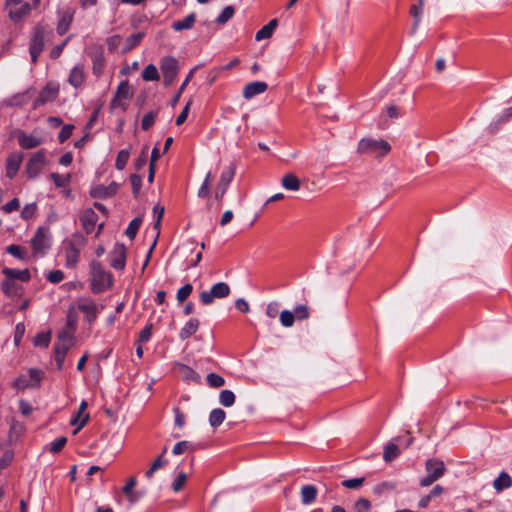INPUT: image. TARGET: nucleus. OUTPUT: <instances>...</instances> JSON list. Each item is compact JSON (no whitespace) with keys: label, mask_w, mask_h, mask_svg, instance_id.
Instances as JSON below:
<instances>
[{"label":"nucleus","mask_w":512,"mask_h":512,"mask_svg":"<svg viewBox=\"0 0 512 512\" xmlns=\"http://www.w3.org/2000/svg\"><path fill=\"white\" fill-rule=\"evenodd\" d=\"M400 453L399 448L394 443H389L386 445L383 453V459L386 462L393 461Z\"/></svg>","instance_id":"33"},{"label":"nucleus","mask_w":512,"mask_h":512,"mask_svg":"<svg viewBox=\"0 0 512 512\" xmlns=\"http://www.w3.org/2000/svg\"><path fill=\"white\" fill-rule=\"evenodd\" d=\"M77 307L79 311L85 314L88 322H93L97 318L99 308L90 298H81L78 300Z\"/></svg>","instance_id":"13"},{"label":"nucleus","mask_w":512,"mask_h":512,"mask_svg":"<svg viewBox=\"0 0 512 512\" xmlns=\"http://www.w3.org/2000/svg\"><path fill=\"white\" fill-rule=\"evenodd\" d=\"M512 486V478L506 472H501L499 476L493 481V488L497 492H501L504 489H508Z\"/></svg>","instance_id":"27"},{"label":"nucleus","mask_w":512,"mask_h":512,"mask_svg":"<svg viewBox=\"0 0 512 512\" xmlns=\"http://www.w3.org/2000/svg\"><path fill=\"white\" fill-rule=\"evenodd\" d=\"M97 220L98 215L92 208L85 209L80 216L82 226L88 234L94 230Z\"/></svg>","instance_id":"17"},{"label":"nucleus","mask_w":512,"mask_h":512,"mask_svg":"<svg viewBox=\"0 0 512 512\" xmlns=\"http://www.w3.org/2000/svg\"><path fill=\"white\" fill-rule=\"evenodd\" d=\"M295 319L296 318H295L294 313L289 310H283L279 314L280 323L282 324V326H284L286 328L292 327L295 322Z\"/></svg>","instance_id":"37"},{"label":"nucleus","mask_w":512,"mask_h":512,"mask_svg":"<svg viewBox=\"0 0 512 512\" xmlns=\"http://www.w3.org/2000/svg\"><path fill=\"white\" fill-rule=\"evenodd\" d=\"M389 143L382 139L363 138L358 143L357 151L360 154H374L376 157L384 156L390 151Z\"/></svg>","instance_id":"3"},{"label":"nucleus","mask_w":512,"mask_h":512,"mask_svg":"<svg viewBox=\"0 0 512 512\" xmlns=\"http://www.w3.org/2000/svg\"><path fill=\"white\" fill-rule=\"evenodd\" d=\"M31 244L35 253H44L50 247L48 231L42 227L38 228L31 240Z\"/></svg>","instance_id":"12"},{"label":"nucleus","mask_w":512,"mask_h":512,"mask_svg":"<svg viewBox=\"0 0 512 512\" xmlns=\"http://www.w3.org/2000/svg\"><path fill=\"white\" fill-rule=\"evenodd\" d=\"M191 103L192 100H189V102L186 104L182 112L177 116L176 125L180 126L186 121Z\"/></svg>","instance_id":"62"},{"label":"nucleus","mask_w":512,"mask_h":512,"mask_svg":"<svg viewBox=\"0 0 512 512\" xmlns=\"http://www.w3.org/2000/svg\"><path fill=\"white\" fill-rule=\"evenodd\" d=\"M23 160V153L13 152L6 160V176L10 179L14 178L18 173Z\"/></svg>","instance_id":"16"},{"label":"nucleus","mask_w":512,"mask_h":512,"mask_svg":"<svg viewBox=\"0 0 512 512\" xmlns=\"http://www.w3.org/2000/svg\"><path fill=\"white\" fill-rule=\"evenodd\" d=\"M317 488L314 485H304L301 488V501L304 505H309L315 501L317 497Z\"/></svg>","instance_id":"26"},{"label":"nucleus","mask_w":512,"mask_h":512,"mask_svg":"<svg viewBox=\"0 0 512 512\" xmlns=\"http://www.w3.org/2000/svg\"><path fill=\"white\" fill-rule=\"evenodd\" d=\"M199 328V321L195 318H191L180 330L179 337L185 340L195 334Z\"/></svg>","instance_id":"29"},{"label":"nucleus","mask_w":512,"mask_h":512,"mask_svg":"<svg viewBox=\"0 0 512 512\" xmlns=\"http://www.w3.org/2000/svg\"><path fill=\"white\" fill-rule=\"evenodd\" d=\"M166 461L162 459V455L159 456L151 465V467L146 471L145 475L147 478H151L153 474L165 465Z\"/></svg>","instance_id":"52"},{"label":"nucleus","mask_w":512,"mask_h":512,"mask_svg":"<svg viewBox=\"0 0 512 512\" xmlns=\"http://www.w3.org/2000/svg\"><path fill=\"white\" fill-rule=\"evenodd\" d=\"M42 139L25 132L18 133V143L23 149H32L42 144Z\"/></svg>","instance_id":"22"},{"label":"nucleus","mask_w":512,"mask_h":512,"mask_svg":"<svg viewBox=\"0 0 512 512\" xmlns=\"http://www.w3.org/2000/svg\"><path fill=\"white\" fill-rule=\"evenodd\" d=\"M156 118V113L151 111L144 115L141 122V127L143 130L147 131L150 127L153 126Z\"/></svg>","instance_id":"51"},{"label":"nucleus","mask_w":512,"mask_h":512,"mask_svg":"<svg viewBox=\"0 0 512 512\" xmlns=\"http://www.w3.org/2000/svg\"><path fill=\"white\" fill-rule=\"evenodd\" d=\"M422 7L423 6H420V4H419V5H413L410 9V13H411L412 17L414 18V23L412 26V33H415L417 31L418 26L420 24L421 16H422Z\"/></svg>","instance_id":"41"},{"label":"nucleus","mask_w":512,"mask_h":512,"mask_svg":"<svg viewBox=\"0 0 512 512\" xmlns=\"http://www.w3.org/2000/svg\"><path fill=\"white\" fill-rule=\"evenodd\" d=\"M234 15V8L232 6H226L220 15L216 18V23L223 25L227 23Z\"/></svg>","instance_id":"42"},{"label":"nucleus","mask_w":512,"mask_h":512,"mask_svg":"<svg viewBox=\"0 0 512 512\" xmlns=\"http://www.w3.org/2000/svg\"><path fill=\"white\" fill-rule=\"evenodd\" d=\"M186 481H187V475L184 472H180L172 484V489L175 492L180 491L183 488V486L185 485Z\"/></svg>","instance_id":"54"},{"label":"nucleus","mask_w":512,"mask_h":512,"mask_svg":"<svg viewBox=\"0 0 512 512\" xmlns=\"http://www.w3.org/2000/svg\"><path fill=\"white\" fill-rule=\"evenodd\" d=\"M293 313L295 315V318L298 320H305L310 316L309 308L307 305L304 304L297 305L294 308Z\"/></svg>","instance_id":"46"},{"label":"nucleus","mask_w":512,"mask_h":512,"mask_svg":"<svg viewBox=\"0 0 512 512\" xmlns=\"http://www.w3.org/2000/svg\"><path fill=\"white\" fill-rule=\"evenodd\" d=\"M152 335V324H147L145 328L140 332L139 342H148Z\"/></svg>","instance_id":"61"},{"label":"nucleus","mask_w":512,"mask_h":512,"mask_svg":"<svg viewBox=\"0 0 512 512\" xmlns=\"http://www.w3.org/2000/svg\"><path fill=\"white\" fill-rule=\"evenodd\" d=\"M219 402L224 407H231L235 403V395L231 390H222L219 395Z\"/></svg>","instance_id":"34"},{"label":"nucleus","mask_w":512,"mask_h":512,"mask_svg":"<svg viewBox=\"0 0 512 512\" xmlns=\"http://www.w3.org/2000/svg\"><path fill=\"white\" fill-rule=\"evenodd\" d=\"M364 481H365L364 477L352 478V479L344 480L341 484L343 487L348 488V489H358L359 487L362 486Z\"/></svg>","instance_id":"49"},{"label":"nucleus","mask_w":512,"mask_h":512,"mask_svg":"<svg viewBox=\"0 0 512 512\" xmlns=\"http://www.w3.org/2000/svg\"><path fill=\"white\" fill-rule=\"evenodd\" d=\"M446 471L443 461L439 459H429L426 462V476L421 479L420 485L423 487L430 486L432 483L440 479Z\"/></svg>","instance_id":"4"},{"label":"nucleus","mask_w":512,"mask_h":512,"mask_svg":"<svg viewBox=\"0 0 512 512\" xmlns=\"http://www.w3.org/2000/svg\"><path fill=\"white\" fill-rule=\"evenodd\" d=\"M20 207V201L18 198H14L2 206V210L5 213H11L18 210Z\"/></svg>","instance_id":"60"},{"label":"nucleus","mask_w":512,"mask_h":512,"mask_svg":"<svg viewBox=\"0 0 512 512\" xmlns=\"http://www.w3.org/2000/svg\"><path fill=\"white\" fill-rule=\"evenodd\" d=\"M130 152L127 149L120 150L117 154L115 167L118 170H123L129 160Z\"/></svg>","instance_id":"39"},{"label":"nucleus","mask_w":512,"mask_h":512,"mask_svg":"<svg viewBox=\"0 0 512 512\" xmlns=\"http://www.w3.org/2000/svg\"><path fill=\"white\" fill-rule=\"evenodd\" d=\"M110 265L116 270H123L126 264V247L116 243L109 254Z\"/></svg>","instance_id":"11"},{"label":"nucleus","mask_w":512,"mask_h":512,"mask_svg":"<svg viewBox=\"0 0 512 512\" xmlns=\"http://www.w3.org/2000/svg\"><path fill=\"white\" fill-rule=\"evenodd\" d=\"M46 155L44 151H38L28 160L26 164V172L29 178H36L44 166L46 165Z\"/></svg>","instance_id":"9"},{"label":"nucleus","mask_w":512,"mask_h":512,"mask_svg":"<svg viewBox=\"0 0 512 512\" xmlns=\"http://www.w3.org/2000/svg\"><path fill=\"white\" fill-rule=\"evenodd\" d=\"M41 382V373L37 369H30L26 374L19 376L14 381V387L23 390L28 387H38Z\"/></svg>","instance_id":"8"},{"label":"nucleus","mask_w":512,"mask_h":512,"mask_svg":"<svg viewBox=\"0 0 512 512\" xmlns=\"http://www.w3.org/2000/svg\"><path fill=\"white\" fill-rule=\"evenodd\" d=\"M195 71H196V68L191 69V70H190V72L188 73V75L186 76V78H185V80L183 81V83L181 84V86H180V88H179L178 92L176 93V95H175V96L173 97V99L171 100V105H172V106H175V105L178 103V101H179V99H180V97H181V94H182V93H183V91L185 90V88H186V86L188 85V83L191 81V79H192V77H193V75H194Z\"/></svg>","instance_id":"36"},{"label":"nucleus","mask_w":512,"mask_h":512,"mask_svg":"<svg viewBox=\"0 0 512 512\" xmlns=\"http://www.w3.org/2000/svg\"><path fill=\"white\" fill-rule=\"evenodd\" d=\"M141 222H142V220L140 218H135L129 223V225L125 231V234L131 240L135 238V236L140 228Z\"/></svg>","instance_id":"44"},{"label":"nucleus","mask_w":512,"mask_h":512,"mask_svg":"<svg viewBox=\"0 0 512 512\" xmlns=\"http://www.w3.org/2000/svg\"><path fill=\"white\" fill-rule=\"evenodd\" d=\"M87 409V402L86 401H82L80 403V406H79V409H78V412H77V415L74 416L71 420H70V424L75 426L77 425V429L75 430L74 433H77L81 428H83L86 423L88 422L89 420V415L87 413H85Z\"/></svg>","instance_id":"21"},{"label":"nucleus","mask_w":512,"mask_h":512,"mask_svg":"<svg viewBox=\"0 0 512 512\" xmlns=\"http://www.w3.org/2000/svg\"><path fill=\"white\" fill-rule=\"evenodd\" d=\"M91 267V290L94 293H101L107 290L111 284L112 279L109 272H106L101 263L93 261Z\"/></svg>","instance_id":"1"},{"label":"nucleus","mask_w":512,"mask_h":512,"mask_svg":"<svg viewBox=\"0 0 512 512\" xmlns=\"http://www.w3.org/2000/svg\"><path fill=\"white\" fill-rule=\"evenodd\" d=\"M130 182L135 196L139 193L142 186V178L139 175L132 174L130 176Z\"/></svg>","instance_id":"59"},{"label":"nucleus","mask_w":512,"mask_h":512,"mask_svg":"<svg viewBox=\"0 0 512 512\" xmlns=\"http://www.w3.org/2000/svg\"><path fill=\"white\" fill-rule=\"evenodd\" d=\"M226 413L224 410L217 408L213 409L209 415V423L212 427H218L225 420Z\"/></svg>","instance_id":"32"},{"label":"nucleus","mask_w":512,"mask_h":512,"mask_svg":"<svg viewBox=\"0 0 512 512\" xmlns=\"http://www.w3.org/2000/svg\"><path fill=\"white\" fill-rule=\"evenodd\" d=\"M206 380L208 385L213 388H219L225 384V379L216 373H209Z\"/></svg>","instance_id":"45"},{"label":"nucleus","mask_w":512,"mask_h":512,"mask_svg":"<svg viewBox=\"0 0 512 512\" xmlns=\"http://www.w3.org/2000/svg\"><path fill=\"white\" fill-rule=\"evenodd\" d=\"M2 291L8 297H20L23 293V287L14 279L6 278L2 282Z\"/></svg>","instance_id":"20"},{"label":"nucleus","mask_w":512,"mask_h":512,"mask_svg":"<svg viewBox=\"0 0 512 512\" xmlns=\"http://www.w3.org/2000/svg\"><path fill=\"white\" fill-rule=\"evenodd\" d=\"M192 446H191V443L188 442V441H180L178 443H176L172 449V453L174 455H180L182 454L183 452L187 451L188 449H190Z\"/></svg>","instance_id":"55"},{"label":"nucleus","mask_w":512,"mask_h":512,"mask_svg":"<svg viewBox=\"0 0 512 512\" xmlns=\"http://www.w3.org/2000/svg\"><path fill=\"white\" fill-rule=\"evenodd\" d=\"M58 95V88L53 84L46 85L35 100V106L53 101Z\"/></svg>","instance_id":"18"},{"label":"nucleus","mask_w":512,"mask_h":512,"mask_svg":"<svg viewBox=\"0 0 512 512\" xmlns=\"http://www.w3.org/2000/svg\"><path fill=\"white\" fill-rule=\"evenodd\" d=\"M160 69L163 75V83L166 87L170 86L178 74V61L172 56H166L161 59Z\"/></svg>","instance_id":"6"},{"label":"nucleus","mask_w":512,"mask_h":512,"mask_svg":"<svg viewBox=\"0 0 512 512\" xmlns=\"http://www.w3.org/2000/svg\"><path fill=\"white\" fill-rule=\"evenodd\" d=\"M279 313V304L277 302L269 303L266 307V315L275 318Z\"/></svg>","instance_id":"64"},{"label":"nucleus","mask_w":512,"mask_h":512,"mask_svg":"<svg viewBox=\"0 0 512 512\" xmlns=\"http://www.w3.org/2000/svg\"><path fill=\"white\" fill-rule=\"evenodd\" d=\"M43 30L39 27L35 28L33 37L30 42V55L33 62H36L38 56L43 50Z\"/></svg>","instance_id":"15"},{"label":"nucleus","mask_w":512,"mask_h":512,"mask_svg":"<svg viewBox=\"0 0 512 512\" xmlns=\"http://www.w3.org/2000/svg\"><path fill=\"white\" fill-rule=\"evenodd\" d=\"M236 167L234 164H230L225 167L220 175L219 182L215 188V198L221 200L225 195L230 183L235 176Z\"/></svg>","instance_id":"7"},{"label":"nucleus","mask_w":512,"mask_h":512,"mask_svg":"<svg viewBox=\"0 0 512 512\" xmlns=\"http://www.w3.org/2000/svg\"><path fill=\"white\" fill-rule=\"evenodd\" d=\"M196 21V14L190 13L183 20H177L172 23V29L176 32H180L183 30H189L194 26Z\"/></svg>","instance_id":"25"},{"label":"nucleus","mask_w":512,"mask_h":512,"mask_svg":"<svg viewBox=\"0 0 512 512\" xmlns=\"http://www.w3.org/2000/svg\"><path fill=\"white\" fill-rule=\"evenodd\" d=\"M85 245V239L81 235H73L71 239L63 243L65 253V266L74 268L79 262L80 251Z\"/></svg>","instance_id":"2"},{"label":"nucleus","mask_w":512,"mask_h":512,"mask_svg":"<svg viewBox=\"0 0 512 512\" xmlns=\"http://www.w3.org/2000/svg\"><path fill=\"white\" fill-rule=\"evenodd\" d=\"M51 179L53 180L56 187L62 188L66 187L70 182V174L61 175L59 173H52L50 175Z\"/></svg>","instance_id":"43"},{"label":"nucleus","mask_w":512,"mask_h":512,"mask_svg":"<svg viewBox=\"0 0 512 512\" xmlns=\"http://www.w3.org/2000/svg\"><path fill=\"white\" fill-rule=\"evenodd\" d=\"M282 186L290 191H297L300 188V181L294 174H286L281 180Z\"/></svg>","instance_id":"30"},{"label":"nucleus","mask_w":512,"mask_h":512,"mask_svg":"<svg viewBox=\"0 0 512 512\" xmlns=\"http://www.w3.org/2000/svg\"><path fill=\"white\" fill-rule=\"evenodd\" d=\"M192 290H193V287H192L191 284H185L183 287H181L177 291V300L180 303L184 302L189 297V295L191 294Z\"/></svg>","instance_id":"50"},{"label":"nucleus","mask_w":512,"mask_h":512,"mask_svg":"<svg viewBox=\"0 0 512 512\" xmlns=\"http://www.w3.org/2000/svg\"><path fill=\"white\" fill-rule=\"evenodd\" d=\"M73 20V11L70 9H65L59 13V22L57 25V32L60 35L65 34Z\"/></svg>","instance_id":"23"},{"label":"nucleus","mask_w":512,"mask_h":512,"mask_svg":"<svg viewBox=\"0 0 512 512\" xmlns=\"http://www.w3.org/2000/svg\"><path fill=\"white\" fill-rule=\"evenodd\" d=\"M7 252L20 260L27 259V251L24 247H22L20 245L12 244V245L8 246Z\"/></svg>","instance_id":"38"},{"label":"nucleus","mask_w":512,"mask_h":512,"mask_svg":"<svg viewBox=\"0 0 512 512\" xmlns=\"http://www.w3.org/2000/svg\"><path fill=\"white\" fill-rule=\"evenodd\" d=\"M273 32L270 31V27L263 26L257 33H256V40L261 41L264 39H268L272 36Z\"/></svg>","instance_id":"63"},{"label":"nucleus","mask_w":512,"mask_h":512,"mask_svg":"<svg viewBox=\"0 0 512 512\" xmlns=\"http://www.w3.org/2000/svg\"><path fill=\"white\" fill-rule=\"evenodd\" d=\"M30 2L31 1L15 2L13 4L12 2H6V8L10 18L15 22H19L29 15L31 11Z\"/></svg>","instance_id":"10"},{"label":"nucleus","mask_w":512,"mask_h":512,"mask_svg":"<svg viewBox=\"0 0 512 512\" xmlns=\"http://www.w3.org/2000/svg\"><path fill=\"white\" fill-rule=\"evenodd\" d=\"M73 345V332L72 331H63L59 337L58 341L55 343L54 351L55 354H61L65 355L67 354L68 350Z\"/></svg>","instance_id":"14"},{"label":"nucleus","mask_w":512,"mask_h":512,"mask_svg":"<svg viewBox=\"0 0 512 512\" xmlns=\"http://www.w3.org/2000/svg\"><path fill=\"white\" fill-rule=\"evenodd\" d=\"M268 89L266 82L255 81L245 85L243 89V97L245 99H251L256 95L264 93Z\"/></svg>","instance_id":"19"},{"label":"nucleus","mask_w":512,"mask_h":512,"mask_svg":"<svg viewBox=\"0 0 512 512\" xmlns=\"http://www.w3.org/2000/svg\"><path fill=\"white\" fill-rule=\"evenodd\" d=\"M51 340V335L48 332H42L36 335L34 338V345L41 347H48Z\"/></svg>","instance_id":"48"},{"label":"nucleus","mask_w":512,"mask_h":512,"mask_svg":"<svg viewBox=\"0 0 512 512\" xmlns=\"http://www.w3.org/2000/svg\"><path fill=\"white\" fill-rule=\"evenodd\" d=\"M67 438L66 437H59L55 441H53L50 445V451L52 453H58L62 450V448L66 445Z\"/></svg>","instance_id":"57"},{"label":"nucleus","mask_w":512,"mask_h":512,"mask_svg":"<svg viewBox=\"0 0 512 512\" xmlns=\"http://www.w3.org/2000/svg\"><path fill=\"white\" fill-rule=\"evenodd\" d=\"M371 508V502L366 498H359L353 506L354 512H368Z\"/></svg>","instance_id":"47"},{"label":"nucleus","mask_w":512,"mask_h":512,"mask_svg":"<svg viewBox=\"0 0 512 512\" xmlns=\"http://www.w3.org/2000/svg\"><path fill=\"white\" fill-rule=\"evenodd\" d=\"M85 75H84V69L80 65H76L72 68L68 82L75 88L82 85L84 81Z\"/></svg>","instance_id":"28"},{"label":"nucleus","mask_w":512,"mask_h":512,"mask_svg":"<svg viewBox=\"0 0 512 512\" xmlns=\"http://www.w3.org/2000/svg\"><path fill=\"white\" fill-rule=\"evenodd\" d=\"M132 96L130 86L127 81H122L117 89L116 96L113 100V104L119 102L122 99H128Z\"/></svg>","instance_id":"31"},{"label":"nucleus","mask_w":512,"mask_h":512,"mask_svg":"<svg viewBox=\"0 0 512 512\" xmlns=\"http://www.w3.org/2000/svg\"><path fill=\"white\" fill-rule=\"evenodd\" d=\"M36 209L37 206L35 203L26 204L21 211V217L25 220L31 219L34 216Z\"/></svg>","instance_id":"53"},{"label":"nucleus","mask_w":512,"mask_h":512,"mask_svg":"<svg viewBox=\"0 0 512 512\" xmlns=\"http://www.w3.org/2000/svg\"><path fill=\"white\" fill-rule=\"evenodd\" d=\"M74 129L73 125H65L59 132L58 139L60 143H64L71 135Z\"/></svg>","instance_id":"58"},{"label":"nucleus","mask_w":512,"mask_h":512,"mask_svg":"<svg viewBox=\"0 0 512 512\" xmlns=\"http://www.w3.org/2000/svg\"><path fill=\"white\" fill-rule=\"evenodd\" d=\"M142 77L145 81H156L159 80V72L155 65H147L142 73Z\"/></svg>","instance_id":"35"},{"label":"nucleus","mask_w":512,"mask_h":512,"mask_svg":"<svg viewBox=\"0 0 512 512\" xmlns=\"http://www.w3.org/2000/svg\"><path fill=\"white\" fill-rule=\"evenodd\" d=\"M211 180H212V174H211V172H208L202 185L200 186V188L198 190V193H197L198 197L206 198L210 195Z\"/></svg>","instance_id":"40"},{"label":"nucleus","mask_w":512,"mask_h":512,"mask_svg":"<svg viewBox=\"0 0 512 512\" xmlns=\"http://www.w3.org/2000/svg\"><path fill=\"white\" fill-rule=\"evenodd\" d=\"M230 294V287L225 282H218L214 284L210 290L203 291L200 294V301L204 305H210L215 299L225 298Z\"/></svg>","instance_id":"5"},{"label":"nucleus","mask_w":512,"mask_h":512,"mask_svg":"<svg viewBox=\"0 0 512 512\" xmlns=\"http://www.w3.org/2000/svg\"><path fill=\"white\" fill-rule=\"evenodd\" d=\"M47 280L53 284H57L64 279V273L61 270H53L47 274Z\"/></svg>","instance_id":"56"},{"label":"nucleus","mask_w":512,"mask_h":512,"mask_svg":"<svg viewBox=\"0 0 512 512\" xmlns=\"http://www.w3.org/2000/svg\"><path fill=\"white\" fill-rule=\"evenodd\" d=\"M2 273L6 278L14 279L15 281L28 282L31 279V273L28 269L17 270L13 268H4Z\"/></svg>","instance_id":"24"}]
</instances>
